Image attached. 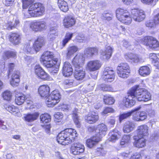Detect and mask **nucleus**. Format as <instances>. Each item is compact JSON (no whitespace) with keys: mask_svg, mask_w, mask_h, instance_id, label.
<instances>
[{"mask_svg":"<svg viewBox=\"0 0 159 159\" xmlns=\"http://www.w3.org/2000/svg\"><path fill=\"white\" fill-rule=\"evenodd\" d=\"M57 26L52 27L50 28V30L49 33L53 34L58 35V31L57 30Z\"/></svg>","mask_w":159,"mask_h":159,"instance_id":"obj_58","label":"nucleus"},{"mask_svg":"<svg viewBox=\"0 0 159 159\" xmlns=\"http://www.w3.org/2000/svg\"><path fill=\"white\" fill-rule=\"evenodd\" d=\"M85 61V57L81 54H77L74 58L72 60V63L75 68L82 67Z\"/></svg>","mask_w":159,"mask_h":159,"instance_id":"obj_15","label":"nucleus"},{"mask_svg":"<svg viewBox=\"0 0 159 159\" xmlns=\"http://www.w3.org/2000/svg\"><path fill=\"white\" fill-rule=\"evenodd\" d=\"M149 58L151 60L152 63L155 66L158 65L159 59L155 53H151L149 55Z\"/></svg>","mask_w":159,"mask_h":159,"instance_id":"obj_46","label":"nucleus"},{"mask_svg":"<svg viewBox=\"0 0 159 159\" xmlns=\"http://www.w3.org/2000/svg\"><path fill=\"white\" fill-rule=\"evenodd\" d=\"M135 128L134 123L131 121H127L125 124L123 131L125 133H129L133 131Z\"/></svg>","mask_w":159,"mask_h":159,"instance_id":"obj_32","label":"nucleus"},{"mask_svg":"<svg viewBox=\"0 0 159 159\" xmlns=\"http://www.w3.org/2000/svg\"><path fill=\"white\" fill-rule=\"evenodd\" d=\"M75 23V20L71 16H67L65 17L63 20V25L66 28L71 27L74 25Z\"/></svg>","mask_w":159,"mask_h":159,"instance_id":"obj_24","label":"nucleus"},{"mask_svg":"<svg viewBox=\"0 0 159 159\" xmlns=\"http://www.w3.org/2000/svg\"><path fill=\"white\" fill-rule=\"evenodd\" d=\"M133 54V53H126L124 55V57L128 61L130 62Z\"/></svg>","mask_w":159,"mask_h":159,"instance_id":"obj_60","label":"nucleus"},{"mask_svg":"<svg viewBox=\"0 0 159 159\" xmlns=\"http://www.w3.org/2000/svg\"><path fill=\"white\" fill-rule=\"evenodd\" d=\"M139 86L132 88L129 90L128 95L123 100V102L126 107H130L134 105L135 100L147 102L151 99V95L147 90L143 89H138Z\"/></svg>","mask_w":159,"mask_h":159,"instance_id":"obj_1","label":"nucleus"},{"mask_svg":"<svg viewBox=\"0 0 159 159\" xmlns=\"http://www.w3.org/2000/svg\"><path fill=\"white\" fill-rule=\"evenodd\" d=\"M40 119L41 121L43 123H48L51 120V116L47 113L42 114L40 116Z\"/></svg>","mask_w":159,"mask_h":159,"instance_id":"obj_42","label":"nucleus"},{"mask_svg":"<svg viewBox=\"0 0 159 159\" xmlns=\"http://www.w3.org/2000/svg\"><path fill=\"white\" fill-rule=\"evenodd\" d=\"M66 135L68 138V139L70 143L74 141L76 137L77 136V134L76 130L72 128H68L65 129L64 130Z\"/></svg>","mask_w":159,"mask_h":159,"instance_id":"obj_19","label":"nucleus"},{"mask_svg":"<svg viewBox=\"0 0 159 159\" xmlns=\"http://www.w3.org/2000/svg\"><path fill=\"white\" fill-rule=\"evenodd\" d=\"M156 23L154 20H149L147 21L146 24V26L148 28H151L154 27Z\"/></svg>","mask_w":159,"mask_h":159,"instance_id":"obj_54","label":"nucleus"},{"mask_svg":"<svg viewBox=\"0 0 159 159\" xmlns=\"http://www.w3.org/2000/svg\"><path fill=\"white\" fill-rule=\"evenodd\" d=\"M140 107H138L134 109V110H132L130 111L127 112H125L122 114H120L119 116V120L120 122V123L121 121L125 119L130 116L132 113L135 111H138L140 108Z\"/></svg>","mask_w":159,"mask_h":159,"instance_id":"obj_34","label":"nucleus"},{"mask_svg":"<svg viewBox=\"0 0 159 159\" xmlns=\"http://www.w3.org/2000/svg\"><path fill=\"white\" fill-rule=\"evenodd\" d=\"M55 120L57 122L60 121L63 117V115L62 113L60 112H57L54 115Z\"/></svg>","mask_w":159,"mask_h":159,"instance_id":"obj_52","label":"nucleus"},{"mask_svg":"<svg viewBox=\"0 0 159 159\" xmlns=\"http://www.w3.org/2000/svg\"><path fill=\"white\" fill-rule=\"evenodd\" d=\"M133 139L134 140V145L135 147L140 148L145 146L146 140L144 137L134 136Z\"/></svg>","mask_w":159,"mask_h":159,"instance_id":"obj_16","label":"nucleus"},{"mask_svg":"<svg viewBox=\"0 0 159 159\" xmlns=\"http://www.w3.org/2000/svg\"><path fill=\"white\" fill-rule=\"evenodd\" d=\"M73 36V34L72 33L68 32L66 34L65 38L62 41V44L63 47L65 46L66 44L71 40Z\"/></svg>","mask_w":159,"mask_h":159,"instance_id":"obj_43","label":"nucleus"},{"mask_svg":"<svg viewBox=\"0 0 159 159\" xmlns=\"http://www.w3.org/2000/svg\"><path fill=\"white\" fill-rule=\"evenodd\" d=\"M45 43V38L41 36H39L35 41L33 44L34 48L30 46L29 43H27L24 45L23 51L26 53H34L39 51Z\"/></svg>","mask_w":159,"mask_h":159,"instance_id":"obj_3","label":"nucleus"},{"mask_svg":"<svg viewBox=\"0 0 159 159\" xmlns=\"http://www.w3.org/2000/svg\"><path fill=\"white\" fill-rule=\"evenodd\" d=\"M16 57V53L14 51H8L4 53V58L9 59L11 57L14 58Z\"/></svg>","mask_w":159,"mask_h":159,"instance_id":"obj_47","label":"nucleus"},{"mask_svg":"<svg viewBox=\"0 0 159 159\" xmlns=\"http://www.w3.org/2000/svg\"><path fill=\"white\" fill-rule=\"evenodd\" d=\"M101 89L104 91H113V88L110 85L103 84L100 86Z\"/></svg>","mask_w":159,"mask_h":159,"instance_id":"obj_48","label":"nucleus"},{"mask_svg":"<svg viewBox=\"0 0 159 159\" xmlns=\"http://www.w3.org/2000/svg\"><path fill=\"white\" fill-rule=\"evenodd\" d=\"M78 110L77 109H75L74 111H73V118L74 122L76 126L78 128L80 127V123L79 121V116L77 114Z\"/></svg>","mask_w":159,"mask_h":159,"instance_id":"obj_39","label":"nucleus"},{"mask_svg":"<svg viewBox=\"0 0 159 159\" xmlns=\"http://www.w3.org/2000/svg\"><path fill=\"white\" fill-rule=\"evenodd\" d=\"M140 120V121H143L146 119L147 117V114L146 113L143 111L141 112H138Z\"/></svg>","mask_w":159,"mask_h":159,"instance_id":"obj_55","label":"nucleus"},{"mask_svg":"<svg viewBox=\"0 0 159 159\" xmlns=\"http://www.w3.org/2000/svg\"><path fill=\"white\" fill-rule=\"evenodd\" d=\"M116 17L120 22L126 24L131 23V18L129 16V13L126 10L119 8L116 10Z\"/></svg>","mask_w":159,"mask_h":159,"instance_id":"obj_6","label":"nucleus"},{"mask_svg":"<svg viewBox=\"0 0 159 159\" xmlns=\"http://www.w3.org/2000/svg\"><path fill=\"white\" fill-rule=\"evenodd\" d=\"M137 136L144 137L148 135V127L146 125L139 126L137 128Z\"/></svg>","mask_w":159,"mask_h":159,"instance_id":"obj_20","label":"nucleus"},{"mask_svg":"<svg viewBox=\"0 0 159 159\" xmlns=\"http://www.w3.org/2000/svg\"><path fill=\"white\" fill-rule=\"evenodd\" d=\"M35 74L38 77L42 79L49 80L50 79L49 75L39 65H36L34 67Z\"/></svg>","mask_w":159,"mask_h":159,"instance_id":"obj_11","label":"nucleus"},{"mask_svg":"<svg viewBox=\"0 0 159 159\" xmlns=\"http://www.w3.org/2000/svg\"><path fill=\"white\" fill-rule=\"evenodd\" d=\"M110 137L108 139V140L112 142H115L118 139V137L120 136V132L117 129H114L111 131L109 134Z\"/></svg>","mask_w":159,"mask_h":159,"instance_id":"obj_29","label":"nucleus"},{"mask_svg":"<svg viewBox=\"0 0 159 159\" xmlns=\"http://www.w3.org/2000/svg\"><path fill=\"white\" fill-rule=\"evenodd\" d=\"M103 99L105 103L108 105L113 104L115 101L114 98L110 95L105 96Z\"/></svg>","mask_w":159,"mask_h":159,"instance_id":"obj_44","label":"nucleus"},{"mask_svg":"<svg viewBox=\"0 0 159 159\" xmlns=\"http://www.w3.org/2000/svg\"><path fill=\"white\" fill-rule=\"evenodd\" d=\"M78 50L77 47L75 46H70L67 48V57H70L75 53Z\"/></svg>","mask_w":159,"mask_h":159,"instance_id":"obj_41","label":"nucleus"},{"mask_svg":"<svg viewBox=\"0 0 159 159\" xmlns=\"http://www.w3.org/2000/svg\"><path fill=\"white\" fill-rule=\"evenodd\" d=\"M61 98L59 92L57 90H54L46 98V104L48 107H53L59 102Z\"/></svg>","mask_w":159,"mask_h":159,"instance_id":"obj_5","label":"nucleus"},{"mask_svg":"<svg viewBox=\"0 0 159 159\" xmlns=\"http://www.w3.org/2000/svg\"><path fill=\"white\" fill-rule=\"evenodd\" d=\"M112 52L113 48L111 47L110 46L107 47L104 51H100L101 58L103 60L109 59L111 57Z\"/></svg>","mask_w":159,"mask_h":159,"instance_id":"obj_18","label":"nucleus"},{"mask_svg":"<svg viewBox=\"0 0 159 159\" xmlns=\"http://www.w3.org/2000/svg\"><path fill=\"white\" fill-rule=\"evenodd\" d=\"M20 73L19 71H15L11 76V84L13 87L17 86L20 81L19 78Z\"/></svg>","mask_w":159,"mask_h":159,"instance_id":"obj_30","label":"nucleus"},{"mask_svg":"<svg viewBox=\"0 0 159 159\" xmlns=\"http://www.w3.org/2000/svg\"><path fill=\"white\" fill-rule=\"evenodd\" d=\"M68 138L66 136L64 131H61L59 133L57 137V141L60 144L63 145H67L70 143Z\"/></svg>","mask_w":159,"mask_h":159,"instance_id":"obj_17","label":"nucleus"},{"mask_svg":"<svg viewBox=\"0 0 159 159\" xmlns=\"http://www.w3.org/2000/svg\"><path fill=\"white\" fill-rule=\"evenodd\" d=\"M44 12V8L40 3H35L31 5L27 12L24 14L26 18L37 17L43 15Z\"/></svg>","mask_w":159,"mask_h":159,"instance_id":"obj_4","label":"nucleus"},{"mask_svg":"<svg viewBox=\"0 0 159 159\" xmlns=\"http://www.w3.org/2000/svg\"><path fill=\"white\" fill-rule=\"evenodd\" d=\"M139 117V113L138 112H137L133 115L132 119L135 121H141Z\"/></svg>","mask_w":159,"mask_h":159,"instance_id":"obj_64","label":"nucleus"},{"mask_svg":"<svg viewBox=\"0 0 159 159\" xmlns=\"http://www.w3.org/2000/svg\"><path fill=\"white\" fill-rule=\"evenodd\" d=\"M73 70L72 66L68 62L64 63L62 69V74L64 76H70L72 74Z\"/></svg>","mask_w":159,"mask_h":159,"instance_id":"obj_21","label":"nucleus"},{"mask_svg":"<svg viewBox=\"0 0 159 159\" xmlns=\"http://www.w3.org/2000/svg\"><path fill=\"white\" fill-rule=\"evenodd\" d=\"M102 65L99 60H94L89 62L86 66V69L90 71H95L99 70Z\"/></svg>","mask_w":159,"mask_h":159,"instance_id":"obj_13","label":"nucleus"},{"mask_svg":"<svg viewBox=\"0 0 159 159\" xmlns=\"http://www.w3.org/2000/svg\"><path fill=\"white\" fill-rule=\"evenodd\" d=\"M130 140L131 136L129 134L124 135L121 139L120 142V145L125 146L130 143Z\"/></svg>","mask_w":159,"mask_h":159,"instance_id":"obj_38","label":"nucleus"},{"mask_svg":"<svg viewBox=\"0 0 159 159\" xmlns=\"http://www.w3.org/2000/svg\"><path fill=\"white\" fill-rule=\"evenodd\" d=\"M6 109L11 113L17 112L18 109L14 106H9L6 108Z\"/></svg>","mask_w":159,"mask_h":159,"instance_id":"obj_51","label":"nucleus"},{"mask_svg":"<svg viewBox=\"0 0 159 159\" xmlns=\"http://www.w3.org/2000/svg\"><path fill=\"white\" fill-rule=\"evenodd\" d=\"M46 24L45 22L38 20L34 21L30 24V28L35 31H41L45 29Z\"/></svg>","mask_w":159,"mask_h":159,"instance_id":"obj_12","label":"nucleus"},{"mask_svg":"<svg viewBox=\"0 0 159 159\" xmlns=\"http://www.w3.org/2000/svg\"><path fill=\"white\" fill-rule=\"evenodd\" d=\"M39 114L38 112H34L32 114H28L24 117L25 121L29 122H32L37 119Z\"/></svg>","mask_w":159,"mask_h":159,"instance_id":"obj_33","label":"nucleus"},{"mask_svg":"<svg viewBox=\"0 0 159 159\" xmlns=\"http://www.w3.org/2000/svg\"><path fill=\"white\" fill-rule=\"evenodd\" d=\"M140 61V59L137 54H133L130 62L134 63H138Z\"/></svg>","mask_w":159,"mask_h":159,"instance_id":"obj_53","label":"nucleus"},{"mask_svg":"<svg viewBox=\"0 0 159 159\" xmlns=\"http://www.w3.org/2000/svg\"><path fill=\"white\" fill-rule=\"evenodd\" d=\"M53 53L52 52L46 51L43 53L41 57L40 61L43 65L47 68H53L56 66L58 60L53 59Z\"/></svg>","mask_w":159,"mask_h":159,"instance_id":"obj_2","label":"nucleus"},{"mask_svg":"<svg viewBox=\"0 0 159 159\" xmlns=\"http://www.w3.org/2000/svg\"><path fill=\"white\" fill-rule=\"evenodd\" d=\"M25 97L24 95H21L19 96H16L15 99L16 103L18 105H22L25 101Z\"/></svg>","mask_w":159,"mask_h":159,"instance_id":"obj_45","label":"nucleus"},{"mask_svg":"<svg viewBox=\"0 0 159 159\" xmlns=\"http://www.w3.org/2000/svg\"><path fill=\"white\" fill-rule=\"evenodd\" d=\"M115 121L116 120L115 118L111 116L108 119L107 123L110 126H112L115 124Z\"/></svg>","mask_w":159,"mask_h":159,"instance_id":"obj_59","label":"nucleus"},{"mask_svg":"<svg viewBox=\"0 0 159 159\" xmlns=\"http://www.w3.org/2000/svg\"><path fill=\"white\" fill-rule=\"evenodd\" d=\"M101 140L100 137L97 136L95 135L87 140V146L89 148H92L95 146Z\"/></svg>","mask_w":159,"mask_h":159,"instance_id":"obj_26","label":"nucleus"},{"mask_svg":"<svg viewBox=\"0 0 159 159\" xmlns=\"http://www.w3.org/2000/svg\"><path fill=\"white\" fill-rule=\"evenodd\" d=\"M130 17L135 21L140 22L144 20L145 15L143 10L134 9L131 10Z\"/></svg>","mask_w":159,"mask_h":159,"instance_id":"obj_8","label":"nucleus"},{"mask_svg":"<svg viewBox=\"0 0 159 159\" xmlns=\"http://www.w3.org/2000/svg\"><path fill=\"white\" fill-rule=\"evenodd\" d=\"M23 8L25 9L28 6L33 3L34 0H22Z\"/></svg>","mask_w":159,"mask_h":159,"instance_id":"obj_49","label":"nucleus"},{"mask_svg":"<svg viewBox=\"0 0 159 159\" xmlns=\"http://www.w3.org/2000/svg\"><path fill=\"white\" fill-rule=\"evenodd\" d=\"M39 94L41 97L47 98L49 96L50 88L49 86L46 85L41 86L38 89Z\"/></svg>","mask_w":159,"mask_h":159,"instance_id":"obj_23","label":"nucleus"},{"mask_svg":"<svg viewBox=\"0 0 159 159\" xmlns=\"http://www.w3.org/2000/svg\"><path fill=\"white\" fill-rule=\"evenodd\" d=\"M102 77L107 81L111 82L113 81L115 78L114 71L109 67H106L103 71Z\"/></svg>","mask_w":159,"mask_h":159,"instance_id":"obj_10","label":"nucleus"},{"mask_svg":"<svg viewBox=\"0 0 159 159\" xmlns=\"http://www.w3.org/2000/svg\"><path fill=\"white\" fill-rule=\"evenodd\" d=\"M130 72L129 67L127 63H121L117 67L118 75L121 78H127Z\"/></svg>","mask_w":159,"mask_h":159,"instance_id":"obj_7","label":"nucleus"},{"mask_svg":"<svg viewBox=\"0 0 159 159\" xmlns=\"http://www.w3.org/2000/svg\"><path fill=\"white\" fill-rule=\"evenodd\" d=\"M96 155L98 156L103 155L104 150L102 148H97L95 152Z\"/></svg>","mask_w":159,"mask_h":159,"instance_id":"obj_62","label":"nucleus"},{"mask_svg":"<svg viewBox=\"0 0 159 159\" xmlns=\"http://www.w3.org/2000/svg\"><path fill=\"white\" fill-rule=\"evenodd\" d=\"M19 23V21L17 20H13L12 21H9L7 24L6 29L8 30H12L15 28Z\"/></svg>","mask_w":159,"mask_h":159,"instance_id":"obj_37","label":"nucleus"},{"mask_svg":"<svg viewBox=\"0 0 159 159\" xmlns=\"http://www.w3.org/2000/svg\"><path fill=\"white\" fill-rule=\"evenodd\" d=\"M139 71L140 75L144 77L149 75L151 70L149 67L147 66H144L141 67Z\"/></svg>","mask_w":159,"mask_h":159,"instance_id":"obj_35","label":"nucleus"},{"mask_svg":"<svg viewBox=\"0 0 159 159\" xmlns=\"http://www.w3.org/2000/svg\"><path fill=\"white\" fill-rule=\"evenodd\" d=\"M143 44L149 48L154 49L159 46V42L155 38L151 36L145 37L143 39Z\"/></svg>","mask_w":159,"mask_h":159,"instance_id":"obj_9","label":"nucleus"},{"mask_svg":"<svg viewBox=\"0 0 159 159\" xmlns=\"http://www.w3.org/2000/svg\"><path fill=\"white\" fill-rule=\"evenodd\" d=\"M103 20H110L111 19V15L108 13H103L101 16Z\"/></svg>","mask_w":159,"mask_h":159,"instance_id":"obj_56","label":"nucleus"},{"mask_svg":"<svg viewBox=\"0 0 159 159\" xmlns=\"http://www.w3.org/2000/svg\"><path fill=\"white\" fill-rule=\"evenodd\" d=\"M76 39L78 42L81 43L85 40V37L83 34H79L76 36Z\"/></svg>","mask_w":159,"mask_h":159,"instance_id":"obj_63","label":"nucleus"},{"mask_svg":"<svg viewBox=\"0 0 159 159\" xmlns=\"http://www.w3.org/2000/svg\"><path fill=\"white\" fill-rule=\"evenodd\" d=\"M2 97L4 100L11 101L12 97V93L9 90H6L2 93Z\"/></svg>","mask_w":159,"mask_h":159,"instance_id":"obj_40","label":"nucleus"},{"mask_svg":"<svg viewBox=\"0 0 159 159\" xmlns=\"http://www.w3.org/2000/svg\"><path fill=\"white\" fill-rule=\"evenodd\" d=\"M114 110L113 109L110 107H106L102 112V115H105L107 113L110 112H113Z\"/></svg>","mask_w":159,"mask_h":159,"instance_id":"obj_57","label":"nucleus"},{"mask_svg":"<svg viewBox=\"0 0 159 159\" xmlns=\"http://www.w3.org/2000/svg\"><path fill=\"white\" fill-rule=\"evenodd\" d=\"M10 41L13 44L17 45L20 43L21 37L17 33H11L9 36Z\"/></svg>","mask_w":159,"mask_h":159,"instance_id":"obj_27","label":"nucleus"},{"mask_svg":"<svg viewBox=\"0 0 159 159\" xmlns=\"http://www.w3.org/2000/svg\"><path fill=\"white\" fill-rule=\"evenodd\" d=\"M85 72L82 67L75 68V78L77 80H82L85 75Z\"/></svg>","mask_w":159,"mask_h":159,"instance_id":"obj_25","label":"nucleus"},{"mask_svg":"<svg viewBox=\"0 0 159 159\" xmlns=\"http://www.w3.org/2000/svg\"><path fill=\"white\" fill-rule=\"evenodd\" d=\"M107 130L106 126L103 124H102L98 125L96 129V135L97 136L100 137L101 139L106 134Z\"/></svg>","mask_w":159,"mask_h":159,"instance_id":"obj_22","label":"nucleus"},{"mask_svg":"<svg viewBox=\"0 0 159 159\" xmlns=\"http://www.w3.org/2000/svg\"><path fill=\"white\" fill-rule=\"evenodd\" d=\"M85 119L89 124H93L96 122L98 119V114L95 112L89 113L87 116L85 117Z\"/></svg>","mask_w":159,"mask_h":159,"instance_id":"obj_28","label":"nucleus"},{"mask_svg":"<svg viewBox=\"0 0 159 159\" xmlns=\"http://www.w3.org/2000/svg\"><path fill=\"white\" fill-rule=\"evenodd\" d=\"M123 42V45L125 48L131 50L133 49V48H131V45L130 43L125 40H124Z\"/></svg>","mask_w":159,"mask_h":159,"instance_id":"obj_61","label":"nucleus"},{"mask_svg":"<svg viewBox=\"0 0 159 159\" xmlns=\"http://www.w3.org/2000/svg\"><path fill=\"white\" fill-rule=\"evenodd\" d=\"M84 150V145L79 143H74L70 148L71 152L74 155H79L83 152Z\"/></svg>","mask_w":159,"mask_h":159,"instance_id":"obj_14","label":"nucleus"},{"mask_svg":"<svg viewBox=\"0 0 159 159\" xmlns=\"http://www.w3.org/2000/svg\"><path fill=\"white\" fill-rule=\"evenodd\" d=\"M58 5L60 10L64 12H66L68 10L67 3L64 0H58Z\"/></svg>","mask_w":159,"mask_h":159,"instance_id":"obj_36","label":"nucleus"},{"mask_svg":"<svg viewBox=\"0 0 159 159\" xmlns=\"http://www.w3.org/2000/svg\"><path fill=\"white\" fill-rule=\"evenodd\" d=\"M158 0H141L142 2L143 3L150 5H155L156 4V3Z\"/></svg>","mask_w":159,"mask_h":159,"instance_id":"obj_50","label":"nucleus"},{"mask_svg":"<svg viewBox=\"0 0 159 159\" xmlns=\"http://www.w3.org/2000/svg\"><path fill=\"white\" fill-rule=\"evenodd\" d=\"M98 49L95 47L88 48L84 51V54L88 57H92L98 54Z\"/></svg>","mask_w":159,"mask_h":159,"instance_id":"obj_31","label":"nucleus"}]
</instances>
